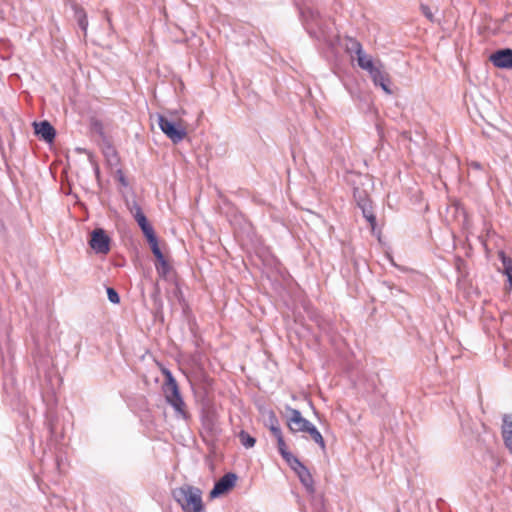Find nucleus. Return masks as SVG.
<instances>
[{
    "mask_svg": "<svg viewBox=\"0 0 512 512\" xmlns=\"http://www.w3.org/2000/svg\"><path fill=\"white\" fill-rule=\"evenodd\" d=\"M490 60L495 67L510 69L512 68V49L498 50L490 56Z\"/></svg>",
    "mask_w": 512,
    "mask_h": 512,
    "instance_id": "nucleus-10",
    "label": "nucleus"
},
{
    "mask_svg": "<svg viewBox=\"0 0 512 512\" xmlns=\"http://www.w3.org/2000/svg\"><path fill=\"white\" fill-rule=\"evenodd\" d=\"M471 165L476 169H480V164L477 162H473Z\"/></svg>",
    "mask_w": 512,
    "mask_h": 512,
    "instance_id": "nucleus-30",
    "label": "nucleus"
},
{
    "mask_svg": "<svg viewBox=\"0 0 512 512\" xmlns=\"http://www.w3.org/2000/svg\"><path fill=\"white\" fill-rule=\"evenodd\" d=\"M382 64L381 61H372L371 63H369L367 66H365V68H363V70L367 71L369 74H371L377 67H379L380 65Z\"/></svg>",
    "mask_w": 512,
    "mask_h": 512,
    "instance_id": "nucleus-27",
    "label": "nucleus"
},
{
    "mask_svg": "<svg viewBox=\"0 0 512 512\" xmlns=\"http://www.w3.org/2000/svg\"><path fill=\"white\" fill-rule=\"evenodd\" d=\"M201 422L206 430L210 432L215 431L218 423L217 414L215 410L213 408H209L203 411L201 416Z\"/></svg>",
    "mask_w": 512,
    "mask_h": 512,
    "instance_id": "nucleus-13",
    "label": "nucleus"
},
{
    "mask_svg": "<svg viewBox=\"0 0 512 512\" xmlns=\"http://www.w3.org/2000/svg\"><path fill=\"white\" fill-rule=\"evenodd\" d=\"M238 438L240 443L247 449L252 448L256 443V439L244 430L239 432Z\"/></svg>",
    "mask_w": 512,
    "mask_h": 512,
    "instance_id": "nucleus-22",
    "label": "nucleus"
},
{
    "mask_svg": "<svg viewBox=\"0 0 512 512\" xmlns=\"http://www.w3.org/2000/svg\"><path fill=\"white\" fill-rule=\"evenodd\" d=\"M164 375V392L167 403L173 407L177 418L188 420L190 415L186 410V404L180 394L176 379L169 370H164Z\"/></svg>",
    "mask_w": 512,
    "mask_h": 512,
    "instance_id": "nucleus-4",
    "label": "nucleus"
},
{
    "mask_svg": "<svg viewBox=\"0 0 512 512\" xmlns=\"http://www.w3.org/2000/svg\"><path fill=\"white\" fill-rule=\"evenodd\" d=\"M171 495L183 512H206L202 500V491L198 487L183 484L172 489Z\"/></svg>",
    "mask_w": 512,
    "mask_h": 512,
    "instance_id": "nucleus-2",
    "label": "nucleus"
},
{
    "mask_svg": "<svg viewBox=\"0 0 512 512\" xmlns=\"http://www.w3.org/2000/svg\"><path fill=\"white\" fill-rule=\"evenodd\" d=\"M369 75H370L374 85L380 86L385 93L392 94V91L389 88V84H390L389 75L384 71L383 63Z\"/></svg>",
    "mask_w": 512,
    "mask_h": 512,
    "instance_id": "nucleus-11",
    "label": "nucleus"
},
{
    "mask_svg": "<svg viewBox=\"0 0 512 512\" xmlns=\"http://www.w3.org/2000/svg\"><path fill=\"white\" fill-rule=\"evenodd\" d=\"M236 480V474L231 472L226 473L215 483L213 489L210 491V497L216 498L228 492L231 488L234 487Z\"/></svg>",
    "mask_w": 512,
    "mask_h": 512,
    "instance_id": "nucleus-9",
    "label": "nucleus"
},
{
    "mask_svg": "<svg viewBox=\"0 0 512 512\" xmlns=\"http://www.w3.org/2000/svg\"><path fill=\"white\" fill-rule=\"evenodd\" d=\"M420 10L422 12V14L431 22L434 21V15L430 9V7L426 4H421L420 5Z\"/></svg>",
    "mask_w": 512,
    "mask_h": 512,
    "instance_id": "nucleus-26",
    "label": "nucleus"
},
{
    "mask_svg": "<svg viewBox=\"0 0 512 512\" xmlns=\"http://www.w3.org/2000/svg\"><path fill=\"white\" fill-rule=\"evenodd\" d=\"M34 128L35 133L48 143H51L56 136L54 127L48 121L34 123Z\"/></svg>",
    "mask_w": 512,
    "mask_h": 512,
    "instance_id": "nucleus-12",
    "label": "nucleus"
},
{
    "mask_svg": "<svg viewBox=\"0 0 512 512\" xmlns=\"http://www.w3.org/2000/svg\"><path fill=\"white\" fill-rule=\"evenodd\" d=\"M119 181L123 186H127L128 182L126 181L125 177L123 175H120Z\"/></svg>",
    "mask_w": 512,
    "mask_h": 512,
    "instance_id": "nucleus-29",
    "label": "nucleus"
},
{
    "mask_svg": "<svg viewBox=\"0 0 512 512\" xmlns=\"http://www.w3.org/2000/svg\"><path fill=\"white\" fill-rule=\"evenodd\" d=\"M290 468L297 474L307 493L313 495L315 493L314 480L307 467L300 460H297L296 463L290 465Z\"/></svg>",
    "mask_w": 512,
    "mask_h": 512,
    "instance_id": "nucleus-6",
    "label": "nucleus"
},
{
    "mask_svg": "<svg viewBox=\"0 0 512 512\" xmlns=\"http://www.w3.org/2000/svg\"><path fill=\"white\" fill-rule=\"evenodd\" d=\"M286 422L291 433H308L312 440L324 451L326 448L323 436L316 426L304 418L297 409L286 407Z\"/></svg>",
    "mask_w": 512,
    "mask_h": 512,
    "instance_id": "nucleus-3",
    "label": "nucleus"
},
{
    "mask_svg": "<svg viewBox=\"0 0 512 512\" xmlns=\"http://www.w3.org/2000/svg\"><path fill=\"white\" fill-rule=\"evenodd\" d=\"M357 61L358 66L363 69L365 66H367L369 63L373 61L372 56L366 54L365 52L358 57L355 58Z\"/></svg>",
    "mask_w": 512,
    "mask_h": 512,
    "instance_id": "nucleus-24",
    "label": "nucleus"
},
{
    "mask_svg": "<svg viewBox=\"0 0 512 512\" xmlns=\"http://www.w3.org/2000/svg\"><path fill=\"white\" fill-rule=\"evenodd\" d=\"M277 441V447L280 455L286 461V463L290 466L293 463H296L299 460L296 456H294L287 448L286 443L283 438V434L275 437Z\"/></svg>",
    "mask_w": 512,
    "mask_h": 512,
    "instance_id": "nucleus-15",
    "label": "nucleus"
},
{
    "mask_svg": "<svg viewBox=\"0 0 512 512\" xmlns=\"http://www.w3.org/2000/svg\"><path fill=\"white\" fill-rule=\"evenodd\" d=\"M158 125L161 131L173 142H181L187 135L185 128L168 120L163 115L158 116Z\"/></svg>",
    "mask_w": 512,
    "mask_h": 512,
    "instance_id": "nucleus-5",
    "label": "nucleus"
},
{
    "mask_svg": "<svg viewBox=\"0 0 512 512\" xmlns=\"http://www.w3.org/2000/svg\"><path fill=\"white\" fill-rule=\"evenodd\" d=\"M502 437L505 446L512 453V415H505L503 418Z\"/></svg>",
    "mask_w": 512,
    "mask_h": 512,
    "instance_id": "nucleus-14",
    "label": "nucleus"
},
{
    "mask_svg": "<svg viewBox=\"0 0 512 512\" xmlns=\"http://www.w3.org/2000/svg\"><path fill=\"white\" fill-rule=\"evenodd\" d=\"M173 294L174 296L178 299V301L181 303L182 301H184L183 299V295H182V291L181 289L176 286L175 289L173 290Z\"/></svg>",
    "mask_w": 512,
    "mask_h": 512,
    "instance_id": "nucleus-28",
    "label": "nucleus"
},
{
    "mask_svg": "<svg viewBox=\"0 0 512 512\" xmlns=\"http://www.w3.org/2000/svg\"><path fill=\"white\" fill-rule=\"evenodd\" d=\"M267 421H268L267 426L274 437L282 435V430L279 426V421L274 412H272V411L270 412Z\"/></svg>",
    "mask_w": 512,
    "mask_h": 512,
    "instance_id": "nucleus-19",
    "label": "nucleus"
},
{
    "mask_svg": "<svg viewBox=\"0 0 512 512\" xmlns=\"http://www.w3.org/2000/svg\"><path fill=\"white\" fill-rule=\"evenodd\" d=\"M107 296L108 300L113 304H118L120 302V296L114 288H107Z\"/></svg>",
    "mask_w": 512,
    "mask_h": 512,
    "instance_id": "nucleus-25",
    "label": "nucleus"
},
{
    "mask_svg": "<svg viewBox=\"0 0 512 512\" xmlns=\"http://www.w3.org/2000/svg\"><path fill=\"white\" fill-rule=\"evenodd\" d=\"M302 24L311 38L328 46H332L337 35L334 22L323 17L318 11L304 6L299 9Z\"/></svg>",
    "mask_w": 512,
    "mask_h": 512,
    "instance_id": "nucleus-1",
    "label": "nucleus"
},
{
    "mask_svg": "<svg viewBox=\"0 0 512 512\" xmlns=\"http://www.w3.org/2000/svg\"><path fill=\"white\" fill-rule=\"evenodd\" d=\"M155 268L159 276L163 278H166L171 270V266L166 261V259H163L162 261L156 263Z\"/></svg>",
    "mask_w": 512,
    "mask_h": 512,
    "instance_id": "nucleus-23",
    "label": "nucleus"
},
{
    "mask_svg": "<svg viewBox=\"0 0 512 512\" xmlns=\"http://www.w3.org/2000/svg\"><path fill=\"white\" fill-rule=\"evenodd\" d=\"M150 247H151V250L154 254V256L156 257L157 259V263L159 261H162L163 259H165L161 249L159 248V245H158V240H157V237L155 235V232L145 236Z\"/></svg>",
    "mask_w": 512,
    "mask_h": 512,
    "instance_id": "nucleus-16",
    "label": "nucleus"
},
{
    "mask_svg": "<svg viewBox=\"0 0 512 512\" xmlns=\"http://www.w3.org/2000/svg\"><path fill=\"white\" fill-rule=\"evenodd\" d=\"M91 248L98 254H106L110 250V238L103 229H95L91 233Z\"/></svg>",
    "mask_w": 512,
    "mask_h": 512,
    "instance_id": "nucleus-8",
    "label": "nucleus"
},
{
    "mask_svg": "<svg viewBox=\"0 0 512 512\" xmlns=\"http://www.w3.org/2000/svg\"><path fill=\"white\" fill-rule=\"evenodd\" d=\"M73 8H74L75 17L77 19L79 27L84 32H86L87 27H88V19H87V15H86L85 11L81 7H78L77 5H74Z\"/></svg>",
    "mask_w": 512,
    "mask_h": 512,
    "instance_id": "nucleus-20",
    "label": "nucleus"
},
{
    "mask_svg": "<svg viewBox=\"0 0 512 512\" xmlns=\"http://www.w3.org/2000/svg\"><path fill=\"white\" fill-rule=\"evenodd\" d=\"M127 208L129 209L130 213L134 217L135 221L138 223L139 227L141 228L143 234L145 236L151 234L154 232L153 227L149 224L145 214L142 211V208L140 205L135 201H127Z\"/></svg>",
    "mask_w": 512,
    "mask_h": 512,
    "instance_id": "nucleus-7",
    "label": "nucleus"
},
{
    "mask_svg": "<svg viewBox=\"0 0 512 512\" xmlns=\"http://www.w3.org/2000/svg\"><path fill=\"white\" fill-rule=\"evenodd\" d=\"M500 257L504 267V273L506 274L508 282L512 287V259L506 257L503 252L500 254Z\"/></svg>",
    "mask_w": 512,
    "mask_h": 512,
    "instance_id": "nucleus-21",
    "label": "nucleus"
},
{
    "mask_svg": "<svg viewBox=\"0 0 512 512\" xmlns=\"http://www.w3.org/2000/svg\"><path fill=\"white\" fill-rule=\"evenodd\" d=\"M346 50L351 54L353 58H356L364 53L361 43L354 38L347 39Z\"/></svg>",
    "mask_w": 512,
    "mask_h": 512,
    "instance_id": "nucleus-17",
    "label": "nucleus"
},
{
    "mask_svg": "<svg viewBox=\"0 0 512 512\" xmlns=\"http://www.w3.org/2000/svg\"><path fill=\"white\" fill-rule=\"evenodd\" d=\"M358 205L362 210L363 216L371 224V226L373 228L376 223V217L371 209L369 201L361 200L360 202H358Z\"/></svg>",
    "mask_w": 512,
    "mask_h": 512,
    "instance_id": "nucleus-18",
    "label": "nucleus"
}]
</instances>
